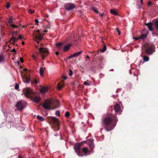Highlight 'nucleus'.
<instances>
[{"mask_svg": "<svg viewBox=\"0 0 158 158\" xmlns=\"http://www.w3.org/2000/svg\"><path fill=\"white\" fill-rule=\"evenodd\" d=\"M20 60L21 62H23V59L22 58H21V57L20 58Z\"/></svg>", "mask_w": 158, "mask_h": 158, "instance_id": "47", "label": "nucleus"}, {"mask_svg": "<svg viewBox=\"0 0 158 158\" xmlns=\"http://www.w3.org/2000/svg\"><path fill=\"white\" fill-rule=\"evenodd\" d=\"M84 84L85 85H90L89 83L88 82H87L86 81H85L84 82Z\"/></svg>", "mask_w": 158, "mask_h": 158, "instance_id": "37", "label": "nucleus"}, {"mask_svg": "<svg viewBox=\"0 0 158 158\" xmlns=\"http://www.w3.org/2000/svg\"><path fill=\"white\" fill-rule=\"evenodd\" d=\"M143 59L145 61H148L149 60V58L148 56H143Z\"/></svg>", "mask_w": 158, "mask_h": 158, "instance_id": "26", "label": "nucleus"}, {"mask_svg": "<svg viewBox=\"0 0 158 158\" xmlns=\"http://www.w3.org/2000/svg\"><path fill=\"white\" fill-rule=\"evenodd\" d=\"M44 32H47V30H44Z\"/></svg>", "mask_w": 158, "mask_h": 158, "instance_id": "55", "label": "nucleus"}, {"mask_svg": "<svg viewBox=\"0 0 158 158\" xmlns=\"http://www.w3.org/2000/svg\"><path fill=\"white\" fill-rule=\"evenodd\" d=\"M52 121L55 124H56L57 125H58L59 123V122L57 118L55 117H53L52 118Z\"/></svg>", "mask_w": 158, "mask_h": 158, "instance_id": "20", "label": "nucleus"}, {"mask_svg": "<svg viewBox=\"0 0 158 158\" xmlns=\"http://www.w3.org/2000/svg\"><path fill=\"white\" fill-rule=\"evenodd\" d=\"M37 118L41 121H43L44 120V118L43 117L40 116L39 115L37 116Z\"/></svg>", "mask_w": 158, "mask_h": 158, "instance_id": "25", "label": "nucleus"}, {"mask_svg": "<svg viewBox=\"0 0 158 158\" xmlns=\"http://www.w3.org/2000/svg\"><path fill=\"white\" fill-rule=\"evenodd\" d=\"M75 7L74 4L71 3H68L64 5V7L67 10H70Z\"/></svg>", "mask_w": 158, "mask_h": 158, "instance_id": "7", "label": "nucleus"}, {"mask_svg": "<svg viewBox=\"0 0 158 158\" xmlns=\"http://www.w3.org/2000/svg\"><path fill=\"white\" fill-rule=\"evenodd\" d=\"M22 38V36L21 35H19V38L18 39L20 40H21Z\"/></svg>", "mask_w": 158, "mask_h": 158, "instance_id": "42", "label": "nucleus"}, {"mask_svg": "<svg viewBox=\"0 0 158 158\" xmlns=\"http://www.w3.org/2000/svg\"><path fill=\"white\" fill-rule=\"evenodd\" d=\"M56 55H59V52H56Z\"/></svg>", "mask_w": 158, "mask_h": 158, "instance_id": "50", "label": "nucleus"}, {"mask_svg": "<svg viewBox=\"0 0 158 158\" xmlns=\"http://www.w3.org/2000/svg\"><path fill=\"white\" fill-rule=\"evenodd\" d=\"M148 33V31L147 30L144 29L142 33V34L139 37H137L135 38V40H137L140 39L142 40H143L146 38L147 36Z\"/></svg>", "mask_w": 158, "mask_h": 158, "instance_id": "3", "label": "nucleus"}, {"mask_svg": "<svg viewBox=\"0 0 158 158\" xmlns=\"http://www.w3.org/2000/svg\"><path fill=\"white\" fill-rule=\"evenodd\" d=\"M69 75L70 76L73 75V72L71 69L69 70Z\"/></svg>", "mask_w": 158, "mask_h": 158, "instance_id": "30", "label": "nucleus"}, {"mask_svg": "<svg viewBox=\"0 0 158 158\" xmlns=\"http://www.w3.org/2000/svg\"><path fill=\"white\" fill-rule=\"evenodd\" d=\"M17 35V32L16 31H15V32H13L12 34V36H15Z\"/></svg>", "mask_w": 158, "mask_h": 158, "instance_id": "34", "label": "nucleus"}, {"mask_svg": "<svg viewBox=\"0 0 158 158\" xmlns=\"http://www.w3.org/2000/svg\"><path fill=\"white\" fill-rule=\"evenodd\" d=\"M71 44H69L65 45L63 48V51L65 52L69 50L70 47L71 46Z\"/></svg>", "mask_w": 158, "mask_h": 158, "instance_id": "17", "label": "nucleus"}, {"mask_svg": "<svg viewBox=\"0 0 158 158\" xmlns=\"http://www.w3.org/2000/svg\"><path fill=\"white\" fill-rule=\"evenodd\" d=\"M18 40V39L16 38L15 37L12 36V38H11V40L10 41V43L14 44L15 42L17 41Z\"/></svg>", "mask_w": 158, "mask_h": 158, "instance_id": "15", "label": "nucleus"}, {"mask_svg": "<svg viewBox=\"0 0 158 158\" xmlns=\"http://www.w3.org/2000/svg\"><path fill=\"white\" fill-rule=\"evenodd\" d=\"M129 73H130V74H131V69H130V70H129Z\"/></svg>", "mask_w": 158, "mask_h": 158, "instance_id": "53", "label": "nucleus"}, {"mask_svg": "<svg viewBox=\"0 0 158 158\" xmlns=\"http://www.w3.org/2000/svg\"><path fill=\"white\" fill-rule=\"evenodd\" d=\"M35 24L37 25H38V23L39 22L38 20V19H35Z\"/></svg>", "mask_w": 158, "mask_h": 158, "instance_id": "33", "label": "nucleus"}, {"mask_svg": "<svg viewBox=\"0 0 158 158\" xmlns=\"http://www.w3.org/2000/svg\"><path fill=\"white\" fill-rule=\"evenodd\" d=\"M8 22L10 24V26L13 28H17L19 27V26H16L13 23L12 19L11 18L9 19L8 21Z\"/></svg>", "mask_w": 158, "mask_h": 158, "instance_id": "13", "label": "nucleus"}, {"mask_svg": "<svg viewBox=\"0 0 158 158\" xmlns=\"http://www.w3.org/2000/svg\"><path fill=\"white\" fill-rule=\"evenodd\" d=\"M28 12L30 14H33L34 13V11H32L31 9H30L28 10Z\"/></svg>", "mask_w": 158, "mask_h": 158, "instance_id": "29", "label": "nucleus"}, {"mask_svg": "<svg viewBox=\"0 0 158 158\" xmlns=\"http://www.w3.org/2000/svg\"><path fill=\"white\" fill-rule=\"evenodd\" d=\"M10 7V4L9 3H7V5H6V9H8Z\"/></svg>", "mask_w": 158, "mask_h": 158, "instance_id": "38", "label": "nucleus"}, {"mask_svg": "<svg viewBox=\"0 0 158 158\" xmlns=\"http://www.w3.org/2000/svg\"><path fill=\"white\" fill-rule=\"evenodd\" d=\"M70 115V114L68 112H66L65 114V116L68 117Z\"/></svg>", "mask_w": 158, "mask_h": 158, "instance_id": "32", "label": "nucleus"}, {"mask_svg": "<svg viewBox=\"0 0 158 158\" xmlns=\"http://www.w3.org/2000/svg\"><path fill=\"white\" fill-rule=\"evenodd\" d=\"M15 106L18 109V110L20 111H22L25 108V107L22 103L21 101H20L17 102L16 105H15Z\"/></svg>", "mask_w": 158, "mask_h": 158, "instance_id": "8", "label": "nucleus"}, {"mask_svg": "<svg viewBox=\"0 0 158 158\" xmlns=\"http://www.w3.org/2000/svg\"><path fill=\"white\" fill-rule=\"evenodd\" d=\"M52 104V102L50 100H47L45 102L43 105V107L46 109H50Z\"/></svg>", "mask_w": 158, "mask_h": 158, "instance_id": "5", "label": "nucleus"}, {"mask_svg": "<svg viewBox=\"0 0 158 158\" xmlns=\"http://www.w3.org/2000/svg\"><path fill=\"white\" fill-rule=\"evenodd\" d=\"M140 0V2L142 4H143V0Z\"/></svg>", "mask_w": 158, "mask_h": 158, "instance_id": "52", "label": "nucleus"}, {"mask_svg": "<svg viewBox=\"0 0 158 158\" xmlns=\"http://www.w3.org/2000/svg\"><path fill=\"white\" fill-rule=\"evenodd\" d=\"M90 147H92V148H94V146L93 145V144H91V145H90Z\"/></svg>", "mask_w": 158, "mask_h": 158, "instance_id": "54", "label": "nucleus"}, {"mask_svg": "<svg viewBox=\"0 0 158 158\" xmlns=\"http://www.w3.org/2000/svg\"><path fill=\"white\" fill-rule=\"evenodd\" d=\"M99 14V15H100V16H101L102 17L103 15V14H100L99 12L98 13Z\"/></svg>", "mask_w": 158, "mask_h": 158, "instance_id": "46", "label": "nucleus"}, {"mask_svg": "<svg viewBox=\"0 0 158 158\" xmlns=\"http://www.w3.org/2000/svg\"><path fill=\"white\" fill-rule=\"evenodd\" d=\"M120 105L118 104H116L114 107V109L115 112L117 113H118L119 114H121L122 112V108Z\"/></svg>", "mask_w": 158, "mask_h": 158, "instance_id": "9", "label": "nucleus"}, {"mask_svg": "<svg viewBox=\"0 0 158 158\" xmlns=\"http://www.w3.org/2000/svg\"><path fill=\"white\" fill-rule=\"evenodd\" d=\"M89 56H88V55L86 57V59L87 60V59H89Z\"/></svg>", "mask_w": 158, "mask_h": 158, "instance_id": "51", "label": "nucleus"}, {"mask_svg": "<svg viewBox=\"0 0 158 158\" xmlns=\"http://www.w3.org/2000/svg\"><path fill=\"white\" fill-rule=\"evenodd\" d=\"M82 151L85 154L84 155L85 156L90 154L91 152L88 150L87 147L84 148L82 149Z\"/></svg>", "mask_w": 158, "mask_h": 158, "instance_id": "12", "label": "nucleus"}, {"mask_svg": "<svg viewBox=\"0 0 158 158\" xmlns=\"http://www.w3.org/2000/svg\"><path fill=\"white\" fill-rule=\"evenodd\" d=\"M12 51L14 52H15V48L13 49L12 50Z\"/></svg>", "mask_w": 158, "mask_h": 158, "instance_id": "49", "label": "nucleus"}, {"mask_svg": "<svg viewBox=\"0 0 158 158\" xmlns=\"http://www.w3.org/2000/svg\"><path fill=\"white\" fill-rule=\"evenodd\" d=\"M38 81L36 80H35L34 81V83L35 84H37V83H38Z\"/></svg>", "mask_w": 158, "mask_h": 158, "instance_id": "45", "label": "nucleus"}, {"mask_svg": "<svg viewBox=\"0 0 158 158\" xmlns=\"http://www.w3.org/2000/svg\"><path fill=\"white\" fill-rule=\"evenodd\" d=\"M82 53V52L80 51L74 53L73 54L74 57H76L79 56Z\"/></svg>", "mask_w": 158, "mask_h": 158, "instance_id": "24", "label": "nucleus"}, {"mask_svg": "<svg viewBox=\"0 0 158 158\" xmlns=\"http://www.w3.org/2000/svg\"><path fill=\"white\" fill-rule=\"evenodd\" d=\"M41 99V98L39 96H36L33 99V100L35 103H38Z\"/></svg>", "mask_w": 158, "mask_h": 158, "instance_id": "14", "label": "nucleus"}, {"mask_svg": "<svg viewBox=\"0 0 158 158\" xmlns=\"http://www.w3.org/2000/svg\"><path fill=\"white\" fill-rule=\"evenodd\" d=\"M93 9L94 10V11L96 13H98V11H97V10H96L95 9V8H93Z\"/></svg>", "mask_w": 158, "mask_h": 158, "instance_id": "40", "label": "nucleus"}, {"mask_svg": "<svg viewBox=\"0 0 158 158\" xmlns=\"http://www.w3.org/2000/svg\"><path fill=\"white\" fill-rule=\"evenodd\" d=\"M154 51L153 47L152 46H150L146 48L145 52L148 55H151Z\"/></svg>", "mask_w": 158, "mask_h": 158, "instance_id": "6", "label": "nucleus"}, {"mask_svg": "<svg viewBox=\"0 0 158 158\" xmlns=\"http://www.w3.org/2000/svg\"><path fill=\"white\" fill-rule=\"evenodd\" d=\"M106 50V45H104L103 48L102 49V52H104Z\"/></svg>", "mask_w": 158, "mask_h": 158, "instance_id": "36", "label": "nucleus"}, {"mask_svg": "<svg viewBox=\"0 0 158 158\" xmlns=\"http://www.w3.org/2000/svg\"><path fill=\"white\" fill-rule=\"evenodd\" d=\"M5 56L2 53L0 54V63L3 62L5 60Z\"/></svg>", "mask_w": 158, "mask_h": 158, "instance_id": "18", "label": "nucleus"}, {"mask_svg": "<svg viewBox=\"0 0 158 158\" xmlns=\"http://www.w3.org/2000/svg\"><path fill=\"white\" fill-rule=\"evenodd\" d=\"M24 128H22V131L24 130Z\"/></svg>", "mask_w": 158, "mask_h": 158, "instance_id": "58", "label": "nucleus"}, {"mask_svg": "<svg viewBox=\"0 0 158 158\" xmlns=\"http://www.w3.org/2000/svg\"><path fill=\"white\" fill-rule=\"evenodd\" d=\"M118 119L115 115L112 116L111 118H105L103 122V124L106 131H108L114 128L116 125Z\"/></svg>", "mask_w": 158, "mask_h": 158, "instance_id": "1", "label": "nucleus"}, {"mask_svg": "<svg viewBox=\"0 0 158 158\" xmlns=\"http://www.w3.org/2000/svg\"><path fill=\"white\" fill-rule=\"evenodd\" d=\"M37 32H38V34L36 35L35 36V39L37 40V39H38L39 40H41L43 39V36L40 34V31L39 30H37Z\"/></svg>", "mask_w": 158, "mask_h": 158, "instance_id": "11", "label": "nucleus"}, {"mask_svg": "<svg viewBox=\"0 0 158 158\" xmlns=\"http://www.w3.org/2000/svg\"><path fill=\"white\" fill-rule=\"evenodd\" d=\"M119 89H117V90H116V92H118V91L119 90Z\"/></svg>", "mask_w": 158, "mask_h": 158, "instance_id": "57", "label": "nucleus"}, {"mask_svg": "<svg viewBox=\"0 0 158 158\" xmlns=\"http://www.w3.org/2000/svg\"><path fill=\"white\" fill-rule=\"evenodd\" d=\"M152 4L151 2H150V1H149L148 2V6H151Z\"/></svg>", "mask_w": 158, "mask_h": 158, "instance_id": "43", "label": "nucleus"}, {"mask_svg": "<svg viewBox=\"0 0 158 158\" xmlns=\"http://www.w3.org/2000/svg\"><path fill=\"white\" fill-rule=\"evenodd\" d=\"M22 27L24 28V27H25V26H22Z\"/></svg>", "mask_w": 158, "mask_h": 158, "instance_id": "59", "label": "nucleus"}, {"mask_svg": "<svg viewBox=\"0 0 158 158\" xmlns=\"http://www.w3.org/2000/svg\"><path fill=\"white\" fill-rule=\"evenodd\" d=\"M73 57H74L73 54V55H72L70 56H69L68 57V58L69 59H70V58H72Z\"/></svg>", "mask_w": 158, "mask_h": 158, "instance_id": "39", "label": "nucleus"}, {"mask_svg": "<svg viewBox=\"0 0 158 158\" xmlns=\"http://www.w3.org/2000/svg\"><path fill=\"white\" fill-rule=\"evenodd\" d=\"M116 30L118 33V35H119L120 34V31L117 28L116 29Z\"/></svg>", "mask_w": 158, "mask_h": 158, "instance_id": "44", "label": "nucleus"}, {"mask_svg": "<svg viewBox=\"0 0 158 158\" xmlns=\"http://www.w3.org/2000/svg\"><path fill=\"white\" fill-rule=\"evenodd\" d=\"M45 69V68H44V69H43L42 67H40V75L41 76L43 77V74L44 73V69Z\"/></svg>", "mask_w": 158, "mask_h": 158, "instance_id": "21", "label": "nucleus"}, {"mask_svg": "<svg viewBox=\"0 0 158 158\" xmlns=\"http://www.w3.org/2000/svg\"><path fill=\"white\" fill-rule=\"evenodd\" d=\"M19 85L17 84L16 83L15 84V89H19Z\"/></svg>", "mask_w": 158, "mask_h": 158, "instance_id": "31", "label": "nucleus"}, {"mask_svg": "<svg viewBox=\"0 0 158 158\" xmlns=\"http://www.w3.org/2000/svg\"><path fill=\"white\" fill-rule=\"evenodd\" d=\"M31 91L29 89L26 90L24 92V94L25 96L28 98H31Z\"/></svg>", "mask_w": 158, "mask_h": 158, "instance_id": "10", "label": "nucleus"}, {"mask_svg": "<svg viewBox=\"0 0 158 158\" xmlns=\"http://www.w3.org/2000/svg\"><path fill=\"white\" fill-rule=\"evenodd\" d=\"M62 44V43H59L56 44V45L58 49L60 50H62V48L61 47V45Z\"/></svg>", "mask_w": 158, "mask_h": 158, "instance_id": "23", "label": "nucleus"}, {"mask_svg": "<svg viewBox=\"0 0 158 158\" xmlns=\"http://www.w3.org/2000/svg\"><path fill=\"white\" fill-rule=\"evenodd\" d=\"M48 90V88L47 87H42L40 89V92L42 93L46 92Z\"/></svg>", "mask_w": 158, "mask_h": 158, "instance_id": "19", "label": "nucleus"}, {"mask_svg": "<svg viewBox=\"0 0 158 158\" xmlns=\"http://www.w3.org/2000/svg\"><path fill=\"white\" fill-rule=\"evenodd\" d=\"M32 57L34 60H37L36 57L34 55H33L32 56Z\"/></svg>", "mask_w": 158, "mask_h": 158, "instance_id": "41", "label": "nucleus"}, {"mask_svg": "<svg viewBox=\"0 0 158 158\" xmlns=\"http://www.w3.org/2000/svg\"><path fill=\"white\" fill-rule=\"evenodd\" d=\"M154 25L156 28L158 29V20L156 21L155 22Z\"/></svg>", "mask_w": 158, "mask_h": 158, "instance_id": "28", "label": "nucleus"}, {"mask_svg": "<svg viewBox=\"0 0 158 158\" xmlns=\"http://www.w3.org/2000/svg\"><path fill=\"white\" fill-rule=\"evenodd\" d=\"M64 85L63 84L60 85L59 84H57V88L59 89H60L61 88L64 87Z\"/></svg>", "mask_w": 158, "mask_h": 158, "instance_id": "27", "label": "nucleus"}, {"mask_svg": "<svg viewBox=\"0 0 158 158\" xmlns=\"http://www.w3.org/2000/svg\"><path fill=\"white\" fill-rule=\"evenodd\" d=\"M149 30L151 31H153L152 26L153 24L152 23H149L146 24Z\"/></svg>", "mask_w": 158, "mask_h": 158, "instance_id": "16", "label": "nucleus"}, {"mask_svg": "<svg viewBox=\"0 0 158 158\" xmlns=\"http://www.w3.org/2000/svg\"><path fill=\"white\" fill-rule=\"evenodd\" d=\"M80 144L79 143H76L74 146V148L77 155L80 156H82L83 155L81 153L80 151Z\"/></svg>", "mask_w": 158, "mask_h": 158, "instance_id": "4", "label": "nucleus"}, {"mask_svg": "<svg viewBox=\"0 0 158 158\" xmlns=\"http://www.w3.org/2000/svg\"><path fill=\"white\" fill-rule=\"evenodd\" d=\"M50 27V26L49 25H48L47 26H46V28H48Z\"/></svg>", "mask_w": 158, "mask_h": 158, "instance_id": "48", "label": "nucleus"}, {"mask_svg": "<svg viewBox=\"0 0 158 158\" xmlns=\"http://www.w3.org/2000/svg\"><path fill=\"white\" fill-rule=\"evenodd\" d=\"M55 114L57 116L60 115V111L59 110H57L56 111Z\"/></svg>", "mask_w": 158, "mask_h": 158, "instance_id": "35", "label": "nucleus"}, {"mask_svg": "<svg viewBox=\"0 0 158 158\" xmlns=\"http://www.w3.org/2000/svg\"><path fill=\"white\" fill-rule=\"evenodd\" d=\"M110 12L111 14L115 15H117L118 14L117 11L114 10V9H111L110 10Z\"/></svg>", "mask_w": 158, "mask_h": 158, "instance_id": "22", "label": "nucleus"}, {"mask_svg": "<svg viewBox=\"0 0 158 158\" xmlns=\"http://www.w3.org/2000/svg\"><path fill=\"white\" fill-rule=\"evenodd\" d=\"M22 44L23 45H24V42H22Z\"/></svg>", "mask_w": 158, "mask_h": 158, "instance_id": "56", "label": "nucleus"}, {"mask_svg": "<svg viewBox=\"0 0 158 158\" xmlns=\"http://www.w3.org/2000/svg\"><path fill=\"white\" fill-rule=\"evenodd\" d=\"M40 54L43 59L44 57H46L48 54V51L47 48H41L39 49Z\"/></svg>", "mask_w": 158, "mask_h": 158, "instance_id": "2", "label": "nucleus"}]
</instances>
